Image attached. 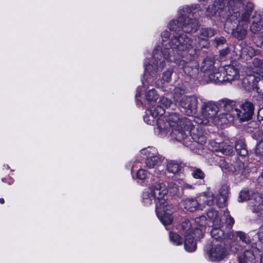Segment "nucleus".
Returning a JSON list of instances; mask_svg holds the SVG:
<instances>
[{
	"mask_svg": "<svg viewBox=\"0 0 263 263\" xmlns=\"http://www.w3.org/2000/svg\"><path fill=\"white\" fill-rule=\"evenodd\" d=\"M219 105L223 109L224 112H228L235 116V110L237 107L235 102L233 101L224 99L219 101Z\"/></svg>",
	"mask_w": 263,
	"mask_h": 263,
	"instance_id": "19",
	"label": "nucleus"
},
{
	"mask_svg": "<svg viewBox=\"0 0 263 263\" xmlns=\"http://www.w3.org/2000/svg\"><path fill=\"white\" fill-rule=\"evenodd\" d=\"M237 235L242 241L245 243H247L249 241V239L247 238L245 233L242 232H237Z\"/></svg>",
	"mask_w": 263,
	"mask_h": 263,
	"instance_id": "46",
	"label": "nucleus"
},
{
	"mask_svg": "<svg viewBox=\"0 0 263 263\" xmlns=\"http://www.w3.org/2000/svg\"><path fill=\"white\" fill-rule=\"evenodd\" d=\"M206 215L209 219H210L215 226H220L222 221L219 217L218 212L213 208H210L206 212Z\"/></svg>",
	"mask_w": 263,
	"mask_h": 263,
	"instance_id": "26",
	"label": "nucleus"
},
{
	"mask_svg": "<svg viewBox=\"0 0 263 263\" xmlns=\"http://www.w3.org/2000/svg\"><path fill=\"white\" fill-rule=\"evenodd\" d=\"M235 117L232 114L223 112L217 116L214 122L217 124H226L233 122Z\"/></svg>",
	"mask_w": 263,
	"mask_h": 263,
	"instance_id": "25",
	"label": "nucleus"
},
{
	"mask_svg": "<svg viewBox=\"0 0 263 263\" xmlns=\"http://www.w3.org/2000/svg\"><path fill=\"white\" fill-rule=\"evenodd\" d=\"M218 111L217 105L213 102L204 103L202 107L201 117L203 118H196L195 121L199 124L206 125L210 120L214 122L216 119V115Z\"/></svg>",
	"mask_w": 263,
	"mask_h": 263,
	"instance_id": "11",
	"label": "nucleus"
},
{
	"mask_svg": "<svg viewBox=\"0 0 263 263\" xmlns=\"http://www.w3.org/2000/svg\"><path fill=\"white\" fill-rule=\"evenodd\" d=\"M180 233L184 236L194 235L196 232L194 222L189 219L183 220L178 227Z\"/></svg>",
	"mask_w": 263,
	"mask_h": 263,
	"instance_id": "16",
	"label": "nucleus"
},
{
	"mask_svg": "<svg viewBox=\"0 0 263 263\" xmlns=\"http://www.w3.org/2000/svg\"><path fill=\"white\" fill-rule=\"evenodd\" d=\"M170 239L171 242L176 246H179L182 244L181 238L176 233L171 232L170 233Z\"/></svg>",
	"mask_w": 263,
	"mask_h": 263,
	"instance_id": "38",
	"label": "nucleus"
},
{
	"mask_svg": "<svg viewBox=\"0 0 263 263\" xmlns=\"http://www.w3.org/2000/svg\"><path fill=\"white\" fill-rule=\"evenodd\" d=\"M210 81L215 83H222L227 82L225 76H222L221 73L216 69L214 70L209 75Z\"/></svg>",
	"mask_w": 263,
	"mask_h": 263,
	"instance_id": "28",
	"label": "nucleus"
},
{
	"mask_svg": "<svg viewBox=\"0 0 263 263\" xmlns=\"http://www.w3.org/2000/svg\"><path fill=\"white\" fill-rule=\"evenodd\" d=\"M5 202V200L3 198H0V203L1 204H4Z\"/></svg>",
	"mask_w": 263,
	"mask_h": 263,
	"instance_id": "55",
	"label": "nucleus"
},
{
	"mask_svg": "<svg viewBox=\"0 0 263 263\" xmlns=\"http://www.w3.org/2000/svg\"><path fill=\"white\" fill-rule=\"evenodd\" d=\"M179 67L182 68L186 74L191 77L195 76L198 71V69L196 65L193 66L191 63H187L184 60L180 61Z\"/></svg>",
	"mask_w": 263,
	"mask_h": 263,
	"instance_id": "20",
	"label": "nucleus"
},
{
	"mask_svg": "<svg viewBox=\"0 0 263 263\" xmlns=\"http://www.w3.org/2000/svg\"><path fill=\"white\" fill-rule=\"evenodd\" d=\"M255 153L257 155L263 157V140L260 141L257 144Z\"/></svg>",
	"mask_w": 263,
	"mask_h": 263,
	"instance_id": "45",
	"label": "nucleus"
},
{
	"mask_svg": "<svg viewBox=\"0 0 263 263\" xmlns=\"http://www.w3.org/2000/svg\"><path fill=\"white\" fill-rule=\"evenodd\" d=\"M183 90L176 87L174 89V101L181 107L182 111L187 116H192L197 111L198 100L195 96H183Z\"/></svg>",
	"mask_w": 263,
	"mask_h": 263,
	"instance_id": "7",
	"label": "nucleus"
},
{
	"mask_svg": "<svg viewBox=\"0 0 263 263\" xmlns=\"http://www.w3.org/2000/svg\"><path fill=\"white\" fill-rule=\"evenodd\" d=\"M152 63H148L144 64L145 67V74L144 77H146V80H142V84L143 85L144 88H145L148 84L153 85L154 83H155L156 85L158 87H162L163 85L165 83H169L171 82L172 79V75L173 73V71L172 69H168L162 73V77L161 80H157L156 79L158 78V76L159 75V73L161 72L162 70H161L158 74L157 77H153L149 73V72L146 70V66L151 65H153L154 67L153 68V70H154L156 68V66L154 65V63H155L154 58H153ZM163 69V68L162 69Z\"/></svg>",
	"mask_w": 263,
	"mask_h": 263,
	"instance_id": "9",
	"label": "nucleus"
},
{
	"mask_svg": "<svg viewBox=\"0 0 263 263\" xmlns=\"http://www.w3.org/2000/svg\"><path fill=\"white\" fill-rule=\"evenodd\" d=\"M141 95H142L141 94V92H140V91H139V88H138L137 93L136 94V96H135V97H136V100H137V101H139L138 97H141Z\"/></svg>",
	"mask_w": 263,
	"mask_h": 263,
	"instance_id": "52",
	"label": "nucleus"
},
{
	"mask_svg": "<svg viewBox=\"0 0 263 263\" xmlns=\"http://www.w3.org/2000/svg\"><path fill=\"white\" fill-rule=\"evenodd\" d=\"M156 122L155 132L158 135L164 136L171 129L172 138L182 142L193 152H197L196 149H200L206 142V138L202 129L195 128L189 119L180 118L176 113L162 115L158 117Z\"/></svg>",
	"mask_w": 263,
	"mask_h": 263,
	"instance_id": "1",
	"label": "nucleus"
},
{
	"mask_svg": "<svg viewBox=\"0 0 263 263\" xmlns=\"http://www.w3.org/2000/svg\"><path fill=\"white\" fill-rule=\"evenodd\" d=\"M183 187L184 189H190V190H192V189H194V186L192 185H191V184H187V183L184 184Z\"/></svg>",
	"mask_w": 263,
	"mask_h": 263,
	"instance_id": "50",
	"label": "nucleus"
},
{
	"mask_svg": "<svg viewBox=\"0 0 263 263\" xmlns=\"http://www.w3.org/2000/svg\"><path fill=\"white\" fill-rule=\"evenodd\" d=\"M258 119L259 121L263 120V108H260L258 112Z\"/></svg>",
	"mask_w": 263,
	"mask_h": 263,
	"instance_id": "49",
	"label": "nucleus"
},
{
	"mask_svg": "<svg viewBox=\"0 0 263 263\" xmlns=\"http://www.w3.org/2000/svg\"><path fill=\"white\" fill-rule=\"evenodd\" d=\"M228 52V50L227 49H223L220 52V54L222 56H224L226 55Z\"/></svg>",
	"mask_w": 263,
	"mask_h": 263,
	"instance_id": "51",
	"label": "nucleus"
},
{
	"mask_svg": "<svg viewBox=\"0 0 263 263\" xmlns=\"http://www.w3.org/2000/svg\"><path fill=\"white\" fill-rule=\"evenodd\" d=\"M251 191L245 189L242 190L239 196V201L242 202L247 200H250L252 204L251 210L253 212L258 214V216L263 217V200L258 193L253 194L250 197Z\"/></svg>",
	"mask_w": 263,
	"mask_h": 263,
	"instance_id": "10",
	"label": "nucleus"
},
{
	"mask_svg": "<svg viewBox=\"0 0 263 263\" xmlns=\"http://www.w3.org/2000/svg\"><path fill=\"white\" fill-rule=\"evenodd\" d=\"M191 9L188 7H183L180 11L178 20H173L168 24V28L171 30L176 31L182 29L184 32L191 33L197 31L199 27L198 21L191 18Z\"/></svg>",
	"mask_w": 263,
	"mask_h": 263,
	"instance_id": "5",
	"label": "nucleus"
},
{
	"mask_svg": "<svg viewBox=\"0 0 263 263\" xmlns=\"http://www.w3.org/2000/svg\"><path fill=\"white\" fill-rule=\"evenodd\" d=\"M214 64V61L213 59L209 58H206L202 62L201 70L203 72H210V73L215 70Z\"/></svg>",
	"mask_w": 263,
	"mask_h": 263,
	"instance_id": "31",
	"label": "nucleus"
},
{
	"mask_svg": "<svg viewBox=\"0 0 263 263\" xmlns=\"http://www.w3.org/2000/svg\"><path fill=\"white\" fill-rule=\"evenodd\" d=\"M184 237V248L189 252H192L196 249V242L195 239H200L201 238H196L195 235L186 236Z\"/></svg>",
	"mask_w": 263,
	"mask_h": 263,
	"instance_id": "23",
	"label": "nucleus"
},
{
	"mask_svg": "<svg viewBox=\"0 0 263 263\" xmlns=\"http://www.w3.org/2000/svg\"><path fill=\"white\" fill-rule=\"evenodd\" d=\"M141 153L146 156L147 158H152L159 155L156 148L152 146H148L142 149Z\"/></svg>",
	"mask_w": 263,
	"mask_h": 263,
	"instance_id": "35",
	"label": "nucleus"
},
{
	"mask_svg": "<svg viewBox=\"0 0 263 263\" xmlns=\"http://www.w3.org/2000/svg\"><path fill=\"white\" fill-rule=\"evenodd\" d=\"M191 175L194 178L202 180H203L205 176L203 171H202L200 168L197 167L192 168Z\"/></svg>",
	"mask_w": 263,
	"mask_h": 263,
	"instance_id": "36",
	"label": "nucleus"
},
{
	"mask_svg": "<svg viewBox=\"0 0 263 263\" xmlns=\"http://www.w3.org/2000/svg\"><path fill=\"white\" fill-rule=\"evenodd\" d=\"M168 190L163 183H156L143 192L142 202L148 206L153 202L156 203V212L162 223L166 226L173 220L172 216V206L167 201Z\"/></svg>",
	"mask_w": 263,
	"mask_h": 263,
	"instance_id": "3",
	"label": "nucleus"
},
{
	"mask_svg": "<svg viewBox=\"0 0 263 263\" xmlns=\"http://www.w3.org/2000/svg\"><path fill=\"white\" fill-rule=\"evenodd\" d=\"M183 208L190 212H194L199 210V202L198 197L196 199L187 198L182 202Z\"/></svg>",
	"mask_w": 263,
	"mask_h": 263,
	"instance_id": "22",
	"label": "nucleus"
},
{
	"mask_svg": "<svg viewBox=\"0 0 263 263\" xmlns=\"http://www.w3.org/2000/svg\"><path fill=\"white\" fill-rule=\"evenodd\" d=\"M234 170L232 171L233 173L237 174H240L241 175L247 177L249 173V169L245 166V164L242 162H238L236 163L234 166Z\"/></svg>",
	"mask_w": 263,
	"mask_h": 263,
	"instance_id": "30",
	"label": "nucleus"
},
{
	"mask_svg": "<svg viewBox=\"0 0 263 263\" xmlns=\"http://www.w3.org/2000/svg\"><path fill=\"white\" fill-rule=\"evenodd\" d=\"M149 174L145 169H139L137 174L136 178L141 180H144L148 177Z\"/></svg>",
	"mask_w": 263,
	"mask_h": 263,
	"instance_id": "40",
	"label": "nucleus"
},
{
	"mask_svg": "<svg viewBox=\"0 0 263 263\" xmlns=\"http://www.w3.org/2000/svg\"><path fill=\"white\" fill-rule=\"evenodd\" d=\"M228 195L229 191L227 186H222L216 198L214 197L213 192L210 189H208L207 191L201 193L197 196L199 202V210H203L205 206H212L215 204L220 208L224 206Z\"/></svg>",
	"mask_w": 263,
	"mask_h": 263,
	"instance_id": "6",
	"label": "nucleus"
},
{
	"mask_svg": "<svg viewBox=\"0 0 263 263\" xmlns=\"http://www.w3.org/2000/svg\"><path fill=\"white\" fill-rule=\"evenodd\" d=\"M238 260L239 263H258L252 250H246L239 254Z\"/></svg>",
	"mask_w": 263,
	"mask_h": 263,
	"instance_id": "18",
	"label": "nucleus"
},
{
	"mask_svg": "<svg viewBox=\"0 0 263 263\" xmlns=\"http://www.w3.org/2000/svg\"><path fill=\"white\" fill-rule=\"evenodd\" d=\"M222 145V142H217L215 140H211L210 142V148L213 151L219 152Z\"/></svg>",
	"mask_w": 263,
	"mask_h": 263,
	"instance_id": "41",
	"label": "nucleus"
},
{
	"mask_svg": "<svg viewBox=\"0 0 263 263\" xmlns=\"http://www.w3.org/2000/svg\"><path fill=\"white\" fill-rule=\"evenodd\" d=\"M170 36V32L167 31H164L161 33V38L162 40V46H158L155 48H158V49L159 51H162V55H163L166 51H167L168 47V42H167V40Z\"/></svg>",
	"mask_w": 263,
	"mask_h": 263,
	"instance_id": "33",
	"label": "nucleus"
},
{
	"mask_svg": "<svg viewBox=\"0 0 263 263\" xmlns=\"http://www.w3.org/2000/svg\"><path fill=\"white\" fill-rule=\"evenodd\" d=\"M233 152V146L226 142H222L219 152L226 155H231Z\"/></svg>",
	"mask_w": 263,
	"mask_h": 263,
	"instance_id": "37",
	"label": "nucleus"
},
{
	"mask_svg": "<svg viewBox=\"0 0 263 263\" xmlns=\"http://www.w3.org/2000/svg\"><path fill=\"white\" fill-rule=\"evenodd\" d=\"M236 2H237V4H236L237 5L241 4V1H236Z\"/></svg>",
	"mask_w": 263,
	"mask_h": 263,
	"instance_id": "56",
	"label": "nucleus"
},
{
	"mask_svg": "<svg viewBox=\"0 0 263 263\" xmlns=\"http://www.w3.org/2000/svg\"><path fill=\"white\" fill-rule=\"evenodd\" d=\"M217 11L216 7L214 5H210L206 9V15L212 16L216 14Z\"/></svg>",
	"mask_w": 263,
	"mask_h": 263,
	"instance_id": "44",
	"label": "nucleus"
},
{
	"mask_svg": "<svg viewBox=\"0 0 263 263\" xmlns=\"http://www.w3.org/2000/svg\"><path fill=\"white\" fill-rule=\"evenodd\" d=\"M235 149L240 156L245 157L248 155V151L244 141L242 139L238 140L235 142Z\"/></svg>",
	"mask_w": 263,
	"mask_h": 263,
	"instance_id": "32",
	"label": "nucleus"
},
{
	"mask_svg": "<svg viewBox=\"0 0 263 263\" xmlns=\"http://www.w3.org/2000/svg\"><path fill=\"white\" fill-rule=\"evenodd\" d=\"M226 222L230 228H231L234 223V219L232 217L228 216L226 218Z\"/></svg>",
	"mask_w": 263,
	"mask_h": 263,
	"instance_id": "47",
	"label": "nucleus"
},
{
	"mask_svg": "<svg viewBox=\"0 0 263 263\" xmlns=\"http://www.w3.org/2000/svg\"><path fill=\"white\" fill-rule=\"evenodd\" d=\"M163 158L160 155L152 158H147L145 160V164L149 168H155L154 175L158 178L161 177L165 174L163 166L161 163Z\"/></svg>",
	"mask_w": 263,
	"mask_h": 263,
	"instance_id": "13",
	"label": "nucleus"
},
{
	"mask_svg": "<svg viewBox=\"0 0 263 263\" xmlns=\"http://www.w3.org/2000/svg\"><path fill=\"white\" fill-rule=\"evenodd\" d=\"M164 113V110L161 106H153L146 110V115L143 119L147 124L153 125L155 122V119L157 117H161Z\"/></svg>",
	"mask_w": 263,
	"mask_h": 263,
	"instance_id": "14",
	"label": "nucleus"
},
{
	"mask_svg": "<svg viewBox=\"0 0 263 263\" xmlns=\"http://www.w3.org/2000/svg\"><path fill=\"white\" fill-rule=\"evenodd\" d=\"M253 104L248 101L242 103L240 108L235 110V116L240 121H248L252 118L254 112Z\"/></svg>",
	"mask_w": 263,
	"mask_h": 263,
	"instance_id": "12",
	"label": "nucleus"
},
{
	"mask_svg": "<svg viewBox=\"0 0 263 263\" xmlns=\"http://www.w3.org/2000/svg\"><path fill=\"white\" fill-rule=\"evenodd\" d=\"M144 96L145 100L148 103L155 102L158 98V95L154 88L146 91L144 93Z\"/></svg>",
	"mask_w": 263,
	"mask_h": 263,
	"instance_id": "34",
	"label": "nucleus"
},
{
	"mask_svg": "<svg viewBox=\"0 0 263 263\" xmlns=\"http://www.w3.org/2000/svg\"><path fill=\"white\" fill-rule=\"evenodd\" d=\"M173 189L174 192H176L178 190L177 186L175 184H174L173 186Z\"/></svg>",
	"mask_w": 263,
	"mask_h": 263,
	"instance_id": "53",
	"label": "nucleus"
},
{
	"mask_svg": "<svg viewBox=\"0 0 263 263\" xmlns=\"http://www.w3.org/2000/svg\"><path fill=\"white\" fill-rule=\"evenodd\" d=\"M258 239L261 241V236L260 233H258Z\"/></svg>",
	"mask_w": 263,
	"mask_h": 263,
	"instance_id": "54",
	"label": "nucleus"
},
{
	"mask_svg": "<svg viewBox=\"0 0 263 263\" xmlns=\"http://www.w3.org/2000/svg\"><path fill=\"white\" fill-rule=\"evenodd\" d=\"M172 104V102L171 99L167 98L162 97L159 101V105H157V106H161L165 110V108H167L170 107Z\"/></svg>",
	"mask_w": 263,
	"mask_h": 263,
	"instance_id": "39",
	"label": "nucleus"
},
{
	"mask_svg": "<svg viewBox=\"0 0 263 263\" xmlns=\"http://www.w3.org/2000/svg\"><path fill=\"white\" fill-rule=\"evenodd\" d=\"M215 41L217 45L224 44L226 40L223 37H216Z\"/></svg>",
	"mask_w": 263,
	"mask_h": 263,
	"instance_id": "48",
	"label": "nucleus"
},
{
	"mask_svg": "<svg viewBox=\"0 0 263 263\" xmlns=\"http://www.w3.org/2000/svg\"><path fill=\"white\" fill-rule=\"evenodd\" d=\"M253 19L257 22L263 23V12L260 11L255 12Z\"/></svg>",
	"mask_w": 263,
	"mask_h": 263,
	"instance_id": "43",
	"label": "nucleus"
},
{
	"mask_svg": "<svg viewBox=\"0 0 263 263\" xmlns=\"http://www.w3.org/2000/svg\"><path fill=\"white\" fill-rule=\"evenodd\" d=\"M195 225L196 232L194 235L196 238H202L203 237V230L206 223V219L204 216L196 217L194 220H192Z\"/></svg>",
	"mask_w": 263,
	"mask_h": 263,
	"instance_id": "17",
	"label": "nucleus"
},
{
	"mask_svg": "<svg viewBox=\"0 0 263 263\" xmlns=\"http://www.w3.org/2000/svg\"><path fill=\"white\" fill-rule=\"evenodd\" d=\"M253 72L257 73L262 78L260 82H263V61L258 58H254L253 60Z\"/></svg>",
	"mask_w": 263,
	"mask_h": 263,
	"instance_id": "29",
	"label": "nucleus"
},
{
	"mask_svg": "<svg viewBox=\"0 0 263 263\" xmlns=\"http://www.w3.org/2000/svg\"><path fill=\"white\" fill-rule=\"evenodd\" d=\"M5 179H2V181H3V182H5Z\"/></svg>",
	"mask_w": 263,
	"mask_h": 263,
	"instance_id": "58",
	"label": "nucleus"
},
{
	"mask_svg": "<svg viewBox=\"0 0 263 263\" xmlns=\"http://www.w3.org/2000/svg\"><path fill=\"white\" fill-rule=\"evenodd\" d=\"M215 34V30L211 28H201L200 30L199 36L195 39L194 43L196 44L200 43L201 45H204L205 47L208 46V39L214 36Z\"/></svg>",
	"mask_w": 263,
	"mask_h": 263,
	"instance_id": "15",
	"label": "nucleus"
},
{
	"mask_svg": "<svg viewBox=\"0 0 263 263\" xmlns=\"http://www.w3.org/2000/svg\"><path fill=\"white\" fill-rule=\"evenodd\" d=\"M253 7V5L251 2H247L246 10L242 13L240 18L238 20V16H240V13L238 11H234L233 14L229 16L225 23L224 28L226 30L231 22H234L236 24L238 23L235 29L232 28L230 30L232 31L233 35L239 40H243L246 36L247 24L252 13Z\"/></svg>",
	"mask_w": 263,
	"mask_h": 263,
	"instance_id": "4",
	"label": "nucleus"
},
{
	"mask_svg": "<svg viewBox=\"0 0 263 263\" xmlns=\"http://www.w3.org/2000/svg\"><path fill=\"white\" fill-rule=\"evenodd\" d=\"M222 224L223 222L221 223L220 226L212 225L213 228L211 231V234L213 238V240L222 241L224 242V233L223 231L221 229Z\"/></svg>",
	"mask_w": 263,
	"mask_h": 263,
	"instance_id": "24",
	"label": "nucleus"
},
{
	"mask_svg": "<svg viewBox=\"0 0 263 263\" xmlns=\"http://www.w3.org/2000/svg\"><path fill=\"white\" fill-rule=\"evenodd\" d=\"M259 93H261V94L263 95V90L262 91V90H260V91H259Z\"/></svg>",
	"mask_w": 263,
	"mask_h": 263,
	"instance_id": "57",
	"label": "nucleus"
},
{
	"mask_svg": "<svg viewBox=\"0 0 263 263\" xmlns=\"http://www.w3.org/2000/svg\"><path fill=\"white\" fill-rule=\"evenodd\" d=\"M226 79L227 82H231L239 78V72L237 68L233 65H228L225 67Z\"/></svg>",
	"mask_w": 263,
	"mask_h": 263,
	"instance_id": "21",
	"label": "nucleus"
},
{
	"mask_svg": "<svg viewBox=\"0 0 263 263\" xmlns=\"http://www.w3.org/2000/svg\"><path fill=\"white\" fill-rule=\"evenodd\" d=\"M204 251L206 258L211 261H220L227 255L225 243L222 241L213 240L205 247Z\"/></svg>",
	"mask_w": 263,
	"mask_h": 263,
	"instance_id": "8",
	"label": "nucleus"
},
{
	"mask_svg": "<svg viewBox=\"0 0 263 263\" xmlns=\"http://www.w3.org/2000/svg\"><path fill=\"white\" fill-rule=\"evenodd\" d=\"M179 31H175L173 36L168 42L167 51H166L163 55H162V51H159L158 48H155L153 52L156 63L154 64L156 66V68L153 70L152 69L154 66L151 65L146 66V70L153 77H157L158 73L164 67L166 60L175 62L177 59L176 55L179 54V52L187 51L190 54H192L193 52H190L192 50L195 51L197 49L205 47L204 45L194 43V40H190L185 34L179 33Z\"/></svg>",
	"mask_w": 263,
	"mask_h": 263,
	"instance_id": "2",
	"label": "nucleus"
},
{
	"mask_svg": "<svg viewBox=\"0 0 263 263\" xmlns=\"http://www.w3.org/2000/svg\"><path fill=\"white\" fill-rule=\"evenodd\" d=\"M263 23H260L253 20V23L250 26V30L253 33H255L261 29Z\"/></svg>",
	"mask_w": 263,
	"mask_h": 263,
	"instance_id": "42",
	"label": "nucleus"
},
{
	"mask_svg": "<svg viewBox=\"0 0 263 263\" xmlns=\"http://www.w3.org/2000/svg\"><path fill=\"white\" fill-rule=\"evenodd\" d=\"M182 168L181 163L173 160L168 161L166 165V170L169 173L177 174L179 173Z\"/></svg>",
	"mask_w": 263,
	"mask_h": 263,
	"instance_id": "27",
	"label": "nucleus"
}]
</instances>
